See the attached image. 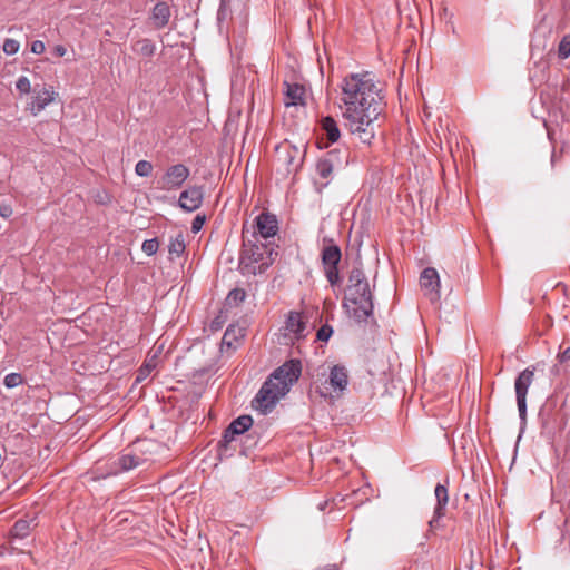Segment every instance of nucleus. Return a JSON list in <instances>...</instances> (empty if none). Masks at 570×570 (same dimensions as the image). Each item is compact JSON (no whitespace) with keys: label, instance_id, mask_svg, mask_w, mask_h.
<instances>
[{"label":"nucleus","instance_id":"obj_1","mask_svg":"<svg viewBox=\"0 0 570 570\" xmlns=\"http://www.w3.org/2000/svg\"><path fill=\"white\" fill-rule=\"evenodd\" d=\"M341 101L346 127L363 144L375 137L374 121L380 115V90L368 73H351L341 83Z\"/></svg>","mask_w":570,"mask_h":570},{"label":"nucleus","instance_id":"obj_2","mask_svg":"<svg viewBox=\"0 0 570 570\" xmlns=\"http://www.w3.org/2000/svg\"><path fill=\"white\" fill-rule=\"evenodd\" d=\"M301 362L291 360L276 368L264 382L254 399V406L268 413L276 403L289 391L301 375Z\"/></svg>","mask_w":570,"mask_h":570},{"label":"nucleus","instance_id":"obj_3","mask_svg":"<svg viewBox=\"0 0 570 570\" xmlns=\"http://www.w3.org/2000/svg\"><path fill=\"white\" fill-rule=\"evenodd\" d=\"M344 306L357 322L366 321L373 313L370 285L364 272L358 267L350 272Z\"/></svg>","mask_w":570,"mask_h":570},{"label":"nucleus","instance_id":"obj_4","mask_svg":"<svg viewBox=\"0 0 570 570\" xmlns=\"http://www.w3.org/2000/svg\"><path fill=\"white\" fill-rule=\"evenodd\" d=\"M246 226L243 227V249L239 257V269L244 275H256L263 273L274 261V248L269 242L263 243L256 237V233L252 234V238H247Z\"/></svg>","mask_w":570,"mask_h":570},{"label":"nucleus","instance_id":"obj_5","mask_svg":"<svg viewBox=\"0 0 570 570\" xmlns=\"http://www.w3.org/2000/svg\"><path fill=\"white\" fill-rule=\"evenodd\" d=\"M348 164V151L346 149H332L321 157L316 163V175L318 184L326 187L334 175L344 169Z\"/></svg>","mask_w":570,"mask_h":570},{"label":"nucleus","instance_id":"obj_6","mask_svg":"<svg viewBox=\"0 0 570 570\" xmlns=\"http://www.w3.org/2000/svg\"><path fill=\"white\" fill-rule=\"evenodd\" d=\"M317 382L320 394L324 397H340L348 385V372L344 365L336 364L328 368V373L324 372L318 375Z\"/></svg>","mask_w":570,"mask_h":570},{"label":"nucleus","instance_id":"obj_7","mask_svg":"<svg viewBox=\"0 0 570 570\" xmlns=\"http://www.w3.org/2000/svg\"><path fill=\"white\" fill-rule=\"evenodd\" d=\"M189 175V168L183 164L169 166L158 180V188L166 191L177 190L188 179Z\"/></svg>","mask_w":570,"mask_h":570},{"label":"nucleus","instance_id":"obj_8","mask_svg":"<svg viewBox=\"0 0 570 570\" xmlns=\"http://www.w3.org/2000/svg\"><path fill=\"white\" fill-rule=\"evenodd\" d=\"M534 377V371L531 368H525L522 371L518 377L515 379L514 389H515V397L517 405L520 419L525 421L527 416V394L528 390L531 386Z\"/></svg>","mask_w":570,"mask_h":570},{"label":"nucleus","instance_id":"obj_9","mask_svg":"<svg viewBox=\"0 0 570 570\" xmlns=\"http://www.w3.org/2000/svg\"><path fill=\"white\" fill-rule=\"evenodd\" d=\"M341 249L336 245L326 246L322 252V262L327 281L331 285L341 283L337 265L341 261Z\"/></svg>","mask_w":570,"mask_h":570},{"label":"nucleus","instance_id":"obj_10","mask_svg":"<svg viewBox=\"0 0 570 570\" xmlns=\"http://www.w3.org/2000/svg\"><path fill=\"white\" fill-rule=\"evenodd\" d=\"M146 448L149 449L150 446L154 445L153 442H144L139 445H135L134 448L129 449L128 451L124 452L119 458H118V469L116 470V472H126V471H130L139 465H141L144 462L147 461L146 458L142 456L141 452H142V448Z\"/></svg>","mask_w":570,"mask_h":570},{"label":"nucleus","instance_id":"obj_11","mask_svg":"<svg viewBox=\"0 0 570 570\" xmlns=\"http://www.w3.org/2000/svg\"><path fill=\"white\" fill-rule=\"evenodd\" d=\"M278 232V222L275 215L269 213H261L253 225V233L257 238L267 240L273 238Z\"/></svg>","mask_w":570,"mask_h":570},{"label":"nucleus","instance_id":"obj_12","mask_svg":"<svg viewBox=\"0 0 570 570\" xmlns=\"http://www.w3.org/2000/svg\"><path fill=\"white\" fill-rule=\"evenodd\" d=\"M420 285L424 295L431 301L436 302L440 298V277L438 271L433 267H426L420 276Z\"/></svg>","mask_w":570,"mask_h":570},{"label":"nucleus","instance_id":"obj_13","mask_svg":"<svg viewBox=\"0 0 570 570\" xmlns=\"http://www.w3.org/2000/svg\"><path fill=\"white\" fill-rule=\"evenodd\" d=\"M58 92L53 89L52 86H43L39 88L36 86L33 88L32 101L30 104L29 110L33 116H37L47 106H49L57 98Z\"/></svg>","mask_w":570,"mask_h":570},{"label":"nucleus","instance_id":"obj_14","mask_svg":"<svg viewBox=\"0 0 570 570\" xmlns=\"http://www.w3.org/2000/svg\"><path fill=\"white\" fill-rule=\"evenodd\" d=\"M203 199V187L194 186L181 191L178 199V205L185 212L191 213L197 210L202 206Z\"/></svg>","mask_w":570,"mask_h":570},{"label":"nucleus","instance_id":"obj_15","mask_svg":"<svg viewBox=\"0 0 570 570\" xmlns=\"http://www.w3.org/2000/svg\"><path fill=\"white\" fill-rule=\"evenodd\" d=\"M434 494L436 499V505L434 508L433 517L429 522L430 527H433L434 523H436L445 514V507L449 501L448 488L444 484H436Z\"/></svg>","mask_w":570,"mask_h":570},{"label":"nucleus","instance_id":"obj_16","mask_svg":"<svg viewBox=\"0 0 570 570\" xmlns=\"http://www.w3.org/2000/svg\"><path fill=\"white\" fill-rule=\"evenodd\" d=\"M153 24L156 29L166 27L170 19V8L166 2H158L155 4L150 17Z\"/></svg>","mask_w":570,"mask_h":570},{"label":"nucleus","instance_id":"obj_17","mask_svg":"<svg viewBox=\"0 0 570 570\" xmlns=\"http://www.w3.org/2000/svg\"><path fill=\"white\" fill-rule=\"evenodd\" d=\"M285 105L286 106H298L304 105L305 88L298 83H285Z\"/></svg>","mask_w":570,"mask_h":570},{"label":"nucleus","instance_id":"obj_18","mask_svg":"<svg viewBox=\"0 0 570 570\" xmlns=\"http://www.w3.org/2000/svg\"><path fill=\"white\" fill-rule=\"evenodd\" d=\"M286 330L294 334L296 338L305 335L306 323L301 313L291 312L286 321Z\"/></svg>","mask_w":570,"mask_h":570},{"label":"nucleus","instance_id":"obj_19","mask_svg":"<svg viewBox=\"0 0 570 570\" xmlns=\"http://www.w3.org/2000/svg\"><path fill=\"white\" fill-rule=\"evenodd\" d=\"M321 129L324 131L326 138L331 142H336L341 137V131L337 122L333 117L326 116L321 119Z\"/></svg>","mask_w":570,"mask_h":570},{"label":"nucleus","instance_id":"obj_20","mask_svg":"<svg viewBox=\"0 0 570 570\" xmlns=\"http://www.w3.org/2000/svg\"><path fill=\"white\" fill-rule=\"evenodd\" d=\"M132 50L138 56L149 58L154 56L156 51V46L149 39H140L132 45Z\"/></svg>","mask_w":570,"mask_h":570},{"label":"nucleus","instance_id":"obj_21","mask_svg":"<svg viewBox=\"0 0 570 570\" xmlns=\"http://www.w3.org/2000/svg\"><path fill=\"white\" fill-rule=\"evenodd\" d=\"M33 521L35 520H26V519H19L18 521H16L11 529L12 537L19 538V539L26 538L30 533V530L32 528L31 523Z\"/></svg>","mask_w":570,"mask_h":570},{"label":"nucleus","instance_id":"obj_22","mask_svg":"<svg viewBox=\"0 0 570 570\" xmlns=\"http://www.w3.org/2000/svg\"><path fill=\"white\" fill-rule=\"evenodd\" d=\"M157 366V356L154 355L153 357L145 361V363L140 366L136 383L142 382L145 379L149 376V374L156 368Z\"/></svg>","mask_w":570,"mask_h":570},{"label":"nucleus","instance_id":"obj_23","mask_svg":"<svg viewBox=\"0 0 570 570\" xmlns=\"http://www.w3.org/2000/svg\"><path fill=\"white\" fill-rule=\"evenodd\" d=\"M230 425L233 430H235L237 434L240 435L250 429L253 425V419L249 415H240L235 419Z\"/></svg>","mask_w":570,"mask_h":570},{"label":"nucleus","instance_id":"obj_24","mask_svg":"<svg viewBox=\"0 0 570 570\" xmlns=\"http://www.w3.org/2000/svg\"><path fill=\"white\" fill-rule=\"evenodd\" d=\"M169 254L180 256L185 250V239L181 234L173 238L168 245Z\"/></svg>","mask_w":570,"mask_h":570},{"label":"nucleus","instance_id":"obj_25","mask_svg":"<svg viewBox=\"0 0 570 570\" xmlns=\"http://www.w3.org/2000/svg\"><path fill=\"white\" fill-rule=\"evenodd\" d=\"M246 297V293L244 289H240V288H234L232 289L227 297H226V302L228 305H235L237 306L239 303L244 302Z\"/></svg>","mask_w":570,"mask_h":570},{"label":"nucleus","instance_id":"obj_26","mask_svg":"<svg viewBox=\"0 0 570 570\" xmlns=\"http://www.w3.org/2000/svg\"><path fill=\"white\" fill-rule=\"evenodd\" d=\"M570 56V35H566L559 42L558 57L562 60Z\"/></svg>","mask_w":570,"mask_h":570},{"label":"nucleus","instance_id":"obj_27","mask_svg":"<svg viewBox=\"0 0 570 570\" xmlns=\"http://www.w3.org/2000/svg\"><path fill=\"white\" fill-rule=\"evenodd\" d=\"M151 171L153 165L148 160H139L135 166V173L140 177H148Z\"/></svg>","mask_w":570,"mask_h":570},{"label":"nucleus","instance_id":"obj_28","mask_svg":"<svg viewBox=\"0 0 570 570\" xmlns=\"http://www.w3.org/2000/svg\"><path fill=\"white\" fill-rule=\"evenodd\" d=\"M158 248L159 242L157 238L146 239L141 246L142 252L148 256L156 254Z\"/></svg>","mask_w":570,"mask_h":570},{"label":"nucleus","instance_id":"obj_29","mask_svg":"<svg viewBox=\"0 0 570 570\" xmlns=\"http://www.w3.org/2000/svg\"><path fill=\"white\" fill-rule=\"evenodd\" d=\"M20 43L14 39H6L2 46V50L6 55L11 56L19 51Z\"/></svg>","mask_w":570,"mask_h":570},{"label":"nucleus","instance_id":"obj_30","mask_svg":"<svg viewBox=\"0 0 570 570\" xmlns=\"http://www.w3.org/2000/svg\"><path fill=\"white\" fill-rule=\"evenodd\" d=\"M22 376L19 373H10L4 376V385L8 389H13L22 383Z\"/></svg>","mask_w":570,"mask_h":570},{"label":"nucleus","instance_id":"obj_31","mask_svg":"<svg viewBox=\"0 0 570 570\" xmlns=\"http://www.w3.org/2000/svg\"><path fill=\"white\" fill-rule=\"evenodd\" d=\"M16 88L21 92V94H29L30 90H31V83H30V80L24 77V76H21L17 82H16Z\"/></svg>","mask_w":570,"mask_h":570},{"label":"nucleus","instance_id":"obj_32","mask_svg":"<svg viewBox=\"0 0 570 570\" xmlns=\"http://www.w3.org/2000/svg\"><path fill=\"white\" fill-rule=\"evenodd\" d=\"M236 435H238L237 432L233 430L232 425L229 424L223 434V439L220 441L222 445L226 448L235 439Z\"/></svg>","mask_w":570,"mask_h":570},{"label":"nucleus","instance_id":"obj_33","mask_svg":"<svg viewBox=\"0 0 570 570\" xmlns=\"http://www.w3.org/2000/svg\"><path fill=\"white\" fill-rule=\"evenodd\" d=\"M205 220H206V217L204 215H197L193 219L191 232L195 233V234L198 233L202 229V227L204 226Z\"/></svg>","mask_w":570,"mask_h":570},{"label":"nucleus","instance_id":"obj_34","mask_svg":"<svg viewBox=\"0 0 570 570\" xmlns=\"http://www.w3.org/2000/svg\"><path fill=\"white\" fill-rule=\"evenodd\" d=\"M332 333H333L332 327H331V326H328V325H324V326H322V327L317 331L316 336H317V338H318L320 341H327V340L330 338V336L332 335Z\"/></svg>","mask_w":570,"mask_h":570},{"label":"nucleus","instance_id":"obj_35","mask_svg":"<svg viewBox=\"0 0 570 570\" xmlns=\"http://www.w3.org/2000/svg\"><path fill=\"white\" fill-rule=\"evenodd\" d=\"M45 50H46V46L41 40H35L31 43V52L32 53L41 55L42 52H45Z\"/></svg>","mask_w":570,"mask_h":570},{"label":"nucleus","instance_id":"obj_36","mask_svg":"<svg viewBox=\"0 0 570 570\" xmlns=\"http://www.w3.org/2000/svg\"><path fill=\"white\" fill-rule=\"evenodd\" d=\"M11 214H12V208L10 205H7V204L0 205V215L3 218H8L9 216H11Z\"/></svg>","mask_w":570,"mask_h":570},{"label":"nucleus","instance_id":"obj_37","mask_svg":"<svg viewBox=\"0 0 570 570\" xmlns=\"http://www.w3.org/2000/svg\"><path fill=\"white\" fill-rule=\"evenodd\" d=\"M53 52L56 53V56L58 57H63L66 53H67V49L66 47H63L62 45H57L55 48H53Z\"/></svg>","mask_w":570,"mask_h":570},{"label":"nucleus","instance_id":"obj_38","mask_svg":"<svg viewBox=\"0 0 570 570\" xmlns=\"http://www.w3.org/2000/svg\"><path fill=\"white\" fill-rule=\"evenodd\" d=\"M558 357L560 362L570 361V346L566 348L561 354H559Z\"/></svg>","mask_w":570,"mask_h":570},{"label":"nucleus","instance_id":"obj_39","mask_svg":"<svg viewBox=\"0 0 570 570\" xmlns=\"http://www.w3.org/2000/svg\"><path fill=\"white\" fill-rule=\"evenodd\" d=\"M320 570H338V569H337V567L335 564H327V566H325L324 568H322Z\"/></svg>","mask_w":570,"mask_h":570}]
</instances>
